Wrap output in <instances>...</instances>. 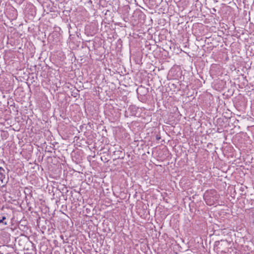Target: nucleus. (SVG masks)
<instances>
[{
  "label": "nucleus",
  "instance_id": "1",
  "mask_svg": "<svg viewBox=\"0 0 254 254\" xmlns=\"http://www.w3.org/2000/svg\"><path fill=\"white\" fill-rule=\"evenodd\" d=\"M204 200L206 204L211 206L217 204L219 202L220 195L215 190H210L205 192Z\"/></svg>",
  "mask_w": 254,
  "mask_h": 254
},
{
  "label": "nucleus",
  "instance_id": "2",
  "mask_svg": "<svg viewBox=\"0 0 254 254\" xmlns=\"http://www.w3.org/2000/svg\"><path fill=\"white\" fill-rule=\"evenodd\" d=\"M7 180L4 169L2 167H0V186H4L7 182Z\"/></svg>",
  "mask_w": 254,
  "mask_h": 254
},
{
  "label": "nucleus",
  "instance_id": "3",
  "mask_svg": "<svg viewBox=\"0 0 254 254\" xmlns=\"http://www.w3.org/2000/svg\"><path fill=\"white\" fill-rule=\"evenodd\" d=\"M6 219V217L2 215H0V224L2 223L4 225H6L7 223L6 222H4V220Z\"/></svg>",
  "mask_w": 254,
  "mask_h": 254
}]
</instances>
